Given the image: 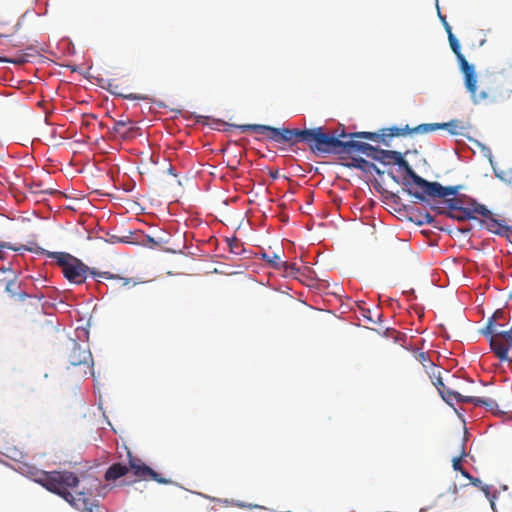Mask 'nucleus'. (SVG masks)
<instances>
[{
    "label": "nucleus",
    "mask_w": 512,
    "mask_h": 512,
    "mask_svg": "<svg viewBox=\"0 0 512 512\" xmlns=\"http://www.w3.org/2000/svg\"><path fill=\"white\" fill-rule=\"evenodd\" d=\"M124 98L128 99V100H144V99H146L145 96H142L139 94H133V93L125 95Z\"/></svg>",
    "instance_id": "obj_52"
},
{
    "label": "nucleus",
    "mask_w": 512,
    "mask_h": 512,
    "mask_svg": "<svg viewBox=\"0 0 512 512\" xmlns=\"http://www.w3.org/2000/svg\"><path fill=\"white\" fill-rule=\"evenodd\" d=\"M280 264L282 265H280L278 270H283L286 276H295L300 271L295 263L280 261Z\"/></svg>",
    "instance_id": "obj_32"
},
{
    "label": "nucleus",
    "mask_w": 512,
    "mask_h": 512,
    "mask_svg": "<svg viewBox=\"0 0 512 512\" xmlns=\"http://www.w3.org/2000/svg\"><path fill=\"white\" fill-rule=\"evenodd\" d=\"M496 332H498L497 330L491 328V327H488L485 325V327L483 329H481L480 333L485 336L488 340L490 339V337H495L496 336Z\"/></svg>",
    "instance_id": "obj_42"
},
{
    "label": "nucleus",
    "mask_w": 512,
    "mask_h": 512,
    "mask_svg": "<svg viewBox=\"0 0 512 512\" xmlns=\"http://www.w3.org/2000/svg\"><path fill=\"white\" fill-rule=\"evenodd\" d=\"M372 185L374 187V189L382 194V195H386V193L388 192L387 189L383 188V186L381 185V183H379L376 179L372 182Z\"/></svg>",
    "instance_id": "obj_46"
},
{
    "label": "nucleus",
    "mask_w": 512,
    "mask_h": 512,
    "mask_svg": "<svg viewBox=\"0 0 512 512\" xmlns=\"http://www.w3.org/2000/svg\"><path fill=\"white\" fill-rule=\"evenodd\" d=\"M120 172L119 165H113L110 169L108 174L113 178L115 175H118Z\"/></svg>",
    "instance_id": "obj_56"
},
{
    "label": "nucleus",
    "mask_w": 512,
    "mask_h": 512,
    "mask_svg": "<svg viewBox=\"0 0 512 512\" xmlns=\"http://www.w3.org/2000/svg\"><path fill=\"white\" fill-rule=\"evenodd\" d=\"M465 217L467 220H477L483 222H490V219H493V213L490 209H488L484 204H477L475 208H468L465 211Z\"/></svg>",
    "instance_id": "obj_12"
},
{
    "label": "nucleus",
    "mask_w": 512,
    "mask_h": 512,
    "mask_svg": "<svg viewBox=\"0 0 512 512\" xmlns=\"http://www.w3.org/2000/svg\"><path fill=\"white\" fill-rule=\"evenodd\" d=\"M350 161L340 162V165L347 169H357L363 174H371V167L374 162L361 156H348Z\"/></svg>",
    "instance_id": "obj_13"
},
{
    "label": "nucleus",
    "mask_w": 512,
    "mask_h": 512,
    "mask_svg": "<svg viewBox=\"0 0 512 512\" xmlns=\"http://www.w3.org/2000/svg\"><path fill=\"white\" fill-rule=\"evenodd\" d=\"M378 149L379 146L372 145L368 142L348 139L346 157L364 155L374 161Z\"/></svg>",
    "instance_id": "obj_10"
},
{
    "label": "nucleus",
    "mask_w": 512,
    "mask_h": 512,
    "mask_svg": "<svg viewBox=\"0 0 512 512\" xmlns=\"http://www.w3.org/2000/svg\"><path fill=\"white\" fill-rule=\"evenodd\" d=\"M136 186V182L134 180H130V182L128 184H126L123 188V190L127 193H130L133 191V189L135 188Z\"/></svg>",
    "instance_id": "obj_54"
},
{
    "label": "nucleus",
    "mask_w": 512,
    "mask_h": 512,
    "mask_svg": "<svg viewBox=\"0 0 512 512\" xmlns=\"http://www.w3.org/2000/svg\"><path fill=\"white\" fill-rule=\"evenodd\" d=\"M381 131H389V133H388L389 138L412 134V131H411V128L409 127V125H406L403 128H400L397 126H392L387 129H382Z\"/></svg>",
    "instance_id": "obj_27"
},
{
    "label": "nucleus",
    "mask_w": 512,
    "mask_h": 512,
    "mask_svg": "<svg viewBox=\"0 0 512 512\" xmlns=\"http://www.w3.org/2000/svg\"><path fill=\"white\" fill-rule=\"evenodd\" d=\"M446 126H450V124L443 123H432L433 131L436 130H446Z\"/></svg>",
    "instance_id": "obj_53"
},
{
    "label": "nucleus",
    "mask_w": 512,
    "mask_h": 512,
    "mask_svg": "<svg viewBox=\"0 0 512 512\" xmlns=\"http://www.w3.org/2000/svg\"><path fill=\"white\" fill-rule=\"evenodd\" d=\"M471 484L477 488H479L481 491L484 492L486 498H490V495L492 494L490 491V486L483 483L479 478L473 479Z\"/></svg>",
    "instance_id": "obj_36"
},
{
    "label": "nucleus",
    "mask_w": 512,
    "mask_h": 512,
    "mask_svg": "<svg viewBox=\"0 0 512 512\" xmlns=\"http://www.w3.org/2000/svg\"><path fill=\"white\" fill-rule=\"evenodd\" d=\"M408 153L409 151H406L405 153L396 151L392 165H396L398 167V171L403 172L404 176L409 178V181L412 182L416 188H419V191H423L430 181L415 172L413 167L405 159V156Z\"/></svg>",
    "instance_id": "obj_8"
},
{
    "label": "nucleus",
    "mask_w": 512,
    "mask_h": 512,
    "mask_svg": "<svg viewBox=\"0 0 512 512\" xmlns=\"http://www.w3.org/2000/svg\"><path fill=\"white\" fill-rule=\"evenodd\" d=\"M17 471L49 492L58 495L78 511L93 512L94 507H99L98 503L90 502L87 497L89 493L85 490L77 493V496L69 491V489L76 488L80 483L78 475L72 471H44L27 463H21Z\"/></svg>",
    "instance_id": "obj_1"
},
{
    "label": "nucleus",
    "mask_w": 512,
    "mask_h": 512,
    "mask_svg": "<svg viewBox=\"0 0 512 512\" xmlns=\"http://www.w3.org/2000/svg\"><path fill=\"white\" fill-rule=\"evenodd\" d=\"M119 240H120V237L110 234V233H107V238L105 241L110 244H115V243H119Z\"/></svg>",
    "instance_id": "obj_51"
},
{
    "label": "nucleus",
    "mask_w": 512,
    "mask_h": 512,
    "mask_svg": "<svg viewBox=\"0 0 512 512\" xmlns=\"http://www.w3.org/2000/svg\"><path fill=\"white\" fill-rule=\"evenodd\" d=\"M4 248L17 251L18 249L14 246H12L10 243L7 242H0V260L4 261L6 259V252L3 250Z\"/></svg>",
    "instance_id": "obj_41"
},
{
    "label": "nucleus",
    "mask_w": 512,
    "mask_h": 512,
    "mask_svg": "<svg viewBox=\"0 0 512 512\" xmlns=\"http://www.w3.org/2000/svg\"><path fill=\"white\" fill-rule=\"evenodd\" d=\"M100 278L121 280L123 281V286H126L130 283L129 278L120 277L119 275L113 274L108 271L101 272Z\"/></svg>",
    "instance_id": "obj_37"
},
{
    "label": "nucleus",
    "mask_w": 512,
    "mask_h": 512,
    "mask_svg": "<svg viewBox=\"0 0 512 512\" xmlns=\"http://www.w3.org/2000/svg\"><path fill=\"white\" fill-rule=\"evenodd\" d=\"M2 281L5 282V292L15 298L17 290L20 289V284H17V275L13 274V277H5Z\"/></svg>",
    "instance_id": "obj_20"
},
{
    "label": "nucleus",
    "mask_w": 512,
    "mask_h": 512,
    "mask_svg": "<svg viewBox=\"0 0 512 512\" xmlns=\"http://www.w3.org/2000/svg\"><path fill=\"white\" fill-rule=\"evenodd\" d=\"M6 273L9 274L8 277H13V274H16L11 267H5V266L1 267L0 274H6Z\"/></svg>",
    "instance_id": "obj_55"
},
{
    "label": "nucleus",
    "mask_w": 512,
    "mask_h": 512,
    "mask_svg": "<svg viewBox=\"0 0 512 512\" xmlns=\"http://www.w3.org/2000/svg\"><path fill=\"white\" fill-rule=\"evenodd\" d=\"M489 346L490 351L499 359L500 362H508L509 364L512 362V358L509 357L511 347L496 341L493 337H490L489 339Z\"/></svg>",
    "instance_id": "obj_15"
},
{
    "label": "nucleus",
    "mask_w": 512,
    "mask_h": 512,
    "mask_svg": "<svg viewBox=\"0 0 512 512\" xmlns=\"http://www.w3.org/2000/svg\"><path fill=\"white\" fill-rule=\"evenodd\" d=\"M435 2H436L438 17H439L445 31L447 32V34H449V31H452V28H451L450 24L447 22L446 16L442 15V13H441L439 4H438V0H435Z\"/></svg>",
    "instance_id": "obj_39"
},
{
    "label": "nucleus",
    "mask_w": 512,
    "mask_h": 512,
    "mask_svg": "<svg viewBox=\"0 0 512 512\" xmlns=\"http://www.w3.org/2000/svg\"><path fill=\"white\" fill-rule=\"evenodd\" d=\"M374 173L378 176H382L384 174V171L381 170L375 163H373L371 167V174Z\"/></svg>",
    "instance_id": "obj_57"
},
{
    "label": "nucleus",
    "mask_w": 512,
    "mask_h": 512,
    "mask_svg": "<svg viewBox=\"0 0 512 512\" xmlns=\"http://www.w3.org/2000/svg\"><path fill=\"white\" fill-rule=\"evenodd\" d=\"M395 153L396 150H387L379 147L374 161L380 163L383 166H392Z\"/></svg>",
    "instance_id": "obj_17"
},
{
    "label": "nucleus",
    "mask_w": 512,
    "mask_h": 512,
    "mask_svg": "<svg viewBox=\"0 0 512 512\" xmlns=\"http://www.w3.org/2000/svg\"><path fill=\"white\" fill-rule=\"evenodd\" d=\"M69 362L72 366L87 364L89 366V374L94 376V361L89 346L82 347L76 340H72V352L69 356Z\"/></svg>",
    "instance_id": "obj_9"
},
{
    "label": "nucleus",
    "mask_w": 512,
    "mask_h": 512,
    "mask_svg": "<svg viewBox=\"0 0 512 512\" xmlns=\"http://www.w3.org/2000/svg\"><path fill=\"white\" fill-rule=\"evenodd\" d=\"M387 175L396 183L399 185H402L403 192L407 193L409 196L415 199L414 203H417L419 194V188H416L412 182L409 181V178L400 177L396 175L393 170H388Z\"/></svg>",
    "instance_id": "obj_14"
},
{
    "label": "nucleus",
    "mask_w": 512,
    "mask_h": 512,
    "mask_svg": "<svg viewBox=\"0 0 512 512\" xmlns=\"http://www.w3.org/2000/svg\"><path fill=\"white\" fill-rule=\"evenodd\" d=\"M385 198L392 202L395 206L399 207V210L402 208L403 210L408 211L412 208L410 205L404 204L401 197L392 191H388L385 195Z\"/></svg>",
    "instance_id": "obj_25"
},
{
    "label": "nucleus",
    "mask_w": 512,
    "mask_h": 512,
    "mask_svg": "<svg viewBox=\"0 0 512 512\" xmlns=\"http://www.w3.org/2000/svg\"><path fill=\"white\" fill-rule=\"evenodd\" d=\"M509 319H510L509 312H507L506 310L503 309V316L502 317H497V321H502V322L498 323V326H500V327L505 326L506 323L509 321Z\"/></svg>",
    "instance_id": "obj_44"
},
{
    "label": "nucleus",
    "mask_w": 512,
    "mask_h": 512,
    "mask_svg": "<svg viewBox=\"0 0 512 512\" xmlns=\"http://www.w3.org/2000/svg\"><path fill=\"white\" fill-rule=\"evenodd\" d=\"M455 55L459 70L464 78V86L470 94L472 102L477 105L488 98V93L486 91L477 93L478 76L474 64L469 63L461 51L455 53Z\"/></svg>",
    "instance_id": "obj_6"
},
{
    "label": "nucleus",
    "mask_w": 512,
    "mask_h": 512,
    "mask_svg": "<svg viewBox=\"0 0 512 512\" xmlns=\"http://www.w3.org/2000/svg\"><path fill=\"white\" fill-rule=\"evenodd\" d=\"M224 124V122H222ZM229 127H233L241 130L242 132H256L259 134H268L267 138L275 143H286L289 142V127H274L266 124H229L225 123Z\"/></svg>",
    "instance_id": "obj_7"
},
{
    "label": "nucleus",
    "mask_w": 512,
    "mask_h": 512,
    "mask_svg": "<svg viewBox=\"0 0 512 512\" xmlns=\"http://www.w3.org/2000/svg\"><path fill=\"white\" fill-rule=\"evenodd\" d=\"M447 394L449 395V398L451 400H452V397H453V399L455 401L462 403L463 395L460 394L459 392L451 390V389H447Z\"/></svg>",
    "instance_id": "obj_43"
},
{
    "label": "nucleus",
    "mask_w": 512,
    "mask_h": 512,
    "mask_svg": "<svg viewBox=\"0 0 512 512\" xmlns=\"http://www.w3.org/2000/svg\"><path fill=\"white\" fill-rule=\"evenodd\" d=\"M4 455L15 462L23 463L22 459L25 458V453L16 447H8Z\"/></svg>",
    "instance_id": "obj_29"
},
{
    "label": "nucleus",
    "mask_w": 512,
    "mask_h": 512,
    "mask_svg": "<svg viewBox=\"0 0 512 512\" xmlns=\"http://www.w3.org/2000/svg\"><path fill=\"white\" fill-rule=\"evenodd\" d=\"M464 185L444 186L440 182L430 181L423 191H419L417 203H423L433 210L437 215L446 216L454 221H466L464 206L467 195L460 191Z\"/></svg>",
    "instance_id": "obj_2"
},
{
    "label": "nucleus",
    "mask_w": 512,
    "mask_h": 512,
    "mask_svg": "<svg viewBox=\"0 0 512 512\" xmlns=\"http://www.w3.org/2000/svg\"><path fill=\"white\" fill-rule=\"evenodd\" d=\"M492 169L496 178L508 185H512V169L507 171L500 170L496 167V165H494Z\"/></svg>",
    "instance_id": "obj_26"
},
{
    "label": "nucleus",
    "mask_w": 512,
    "mask_h": 512,
    "mask_svg": "<svg viewBox=\"0 0 512 512\" xmlns=\"http://www.w3.org/2000/svg\"><path fill=\"white\" fill-rule=\"evenodd\" d=\"M363 317L369 322H376V320L371 316V311L369 309L363 311Z\"/></svg>",
    "instance_id": "obj_59"
},
{
    "label": "nucleus",
    "mask_w": 512,
    "mask_h": 512,
    "mask_svg": "<svg viewBox=\"0 0 512 512\" xmlns=\"http://www.w3.org/2000/svg\"><path fill=\"white\" fill-rule=\"evenodd\" d=\"M42 253L48 258L53 259L60 267L65 279L75 285L85 283L87 279V271L89 266L86 265L81 259L73 256L68 252H51L42 249Z\"/></svg>",
    "instance_id": "obj_5"
},
{
    "label": "nucleus",
    "mask_w": 512,
    "mask_h": 512,
    "mask_svg": "<svg viewBox=\"0 0 512 512\" xmlns=\"http://www.w3.org/2000/svg\"><path fill=\"white\" fill-rule=\"evenodd\" d=\"M502 316H503V309L495 310L493 315L488 318V320L486 322V326L491 327V328L494 329L495 326L498 325L497 317H502Z\"/></svg>",
    "instance_id": "obj_38"
},
{
    "label": "nucleus",
    "mask_w": 512,
    "mask_h": 512,
    "mask_svg": "<svg viewBox=\"0 0 512 512\" xmlns=\"http://www.w3.org/2000/svg\"><path fill=\"white\" fill-rule=\"evenodd\" d=\"M498 498V492L495 491L493 492L491 495H490V498H487L490 502V506H491V509L493 510V512H497L496 510V499Z\"/></svg>",
    "instance_id": "obj_47"
},
{
    "label": "nucleus",
    "mask_w": 512,
    "mask_h": 512,
    "mask_svg": "<svg viewBox=\"0 0 512 512\" xmlns=\"http://www.w3.org/2000/svg\"><path fill=\"white\" fill-rule=\"evenodd\" d=\"M412 134H423L433 132L432 123H422L418 126L411 128Z\"/></svg>",
    "instance_id": "obj_35"
},
{
    "label": "nucleus",
    "mask_w": 512,
    "mask_h": 512,
    "mask_svg": "<svg viewBox=\"0 0 512 512\" xmlns=\"http://www.w3.org/2000/svg\"><path fill=\"white\" fill-rule=\"evenodd\" d=\"M100 275H101V271H98L95 268L89 267V271H87V277L91 276L93 279H97V278H100Z\"/></svg>",
    "instance_id": "obj_49"
},
{
    "label": "nucleus",
    "mask_w": 512,
    "mask_h": 512,
    "mask_svg": "<svg viewBox=\"0 0 512 512\" xmlns=\"http://www.w3.org/2000/svg\"><path fill=\"white\" fill-rule=\"evenodd\" d=\"M227 244L231 253L235 255H243L246 252L244 244L236 237L227 238Z\"/></svg>",
    "instance_id": "obj_22"
},
{
    "label": "nucleus",
    "mask_w": 512,
    "mask_h": 512,
    "mask_svg": "<svg viewBox=\"0 0 512 512\" xmlns=\"http://www.w3.org/2000/svg\"><path fill=\"white\" fill-rule=\"evenodd\" d=\"M161 242H162L161 240H156L154 237H152L148 234H145V233H142L141 239H137V241H136V243L141 244L143 246H148L150 248H154L155 246H158Z\"/></svg>",
    "instance_id": "obj_31"
},
{
    "label": "nucleus",
    "mask_w": 512,
    "mask_h": 512,
    "mask_svg": "<svg viewBox=\"0 0 512 512\" xmlns=\"http://www.w3.org/2000/svg\"><path fill=\"white\" fill-rule=\"evenodd\" d=\"M496 336L505 338L507 341L506 345L512 348V327L509 330L496 332Z\"/></svg>",
    "instance_id": "obj_40"
},
{
    "label": "nucleus",
    "mask_w": 512,
    "mask_h": 512,
    "mask_svg": "<svg viewBox=\"0 0 512 512\" xmlns=\"http://www.w3.org/2000/svg\"><path fill=\"white\" fill-rule=\"evenodd\" d=\"M256 256L265 261L271 268L276 270L280 268V256L277 253H273V255L270 256L267 252L262 250L260 253L256 254Z\"/></svg>",
    "instance_id": "obj_19"
},
{
    "label": "nucleus",
    "mask_w": 512,
    "mask_h": 512,
    "mask_svg": "<svg viewBox=\"0 0 512 512\" xmlns=\"http://www.w3.org/2000/svg\"><path fill=\"white\" fill-rule=\"evenodd\" d=\"M466 451H465V440H463L461 445V455L458 457H454L452 459V467L455 471L460 472L461 469H463L461 462L464 457H466Z\"/></svg>",
    "instance_id": "obj_33"
},
{
    "label": "nucleus",
    "mask_w": 512,
    "mask_h": 512,
    "mask_svg": "<svg viewBox=\"0 0 512 512\" xmlns=\"http://www.w3.org/2000/svg\"><path fill=\"white\" fill-rule=\"evenodd\" d=\"M346 136L347 140H357V139H364L372 142H377L380 138L379 132H370V131H359V132H347L346 134H343Z\"/></svg>",
    "instance_id": "obj_16"
},
{
    "label": "nucleus",
    "mask_w": 512,
    "mask_h": 512,
    "mask_svg": "<svg viewBox=\"0 0 512 512\" xmlns=\"http://www.w3.org/2000/svg\"><path fill=\"white\" fill-rule=\"evenodd\" d=\"M446 124H450V126H446V130L450 135L458 136V135H464L461 130L464 128L461 124L462 122L458 119H452Z\"/></svg>",
    "instance_id": "obj_28"
},
{
    "label": "nucleus",
    "mask_w": 512,
    "mask_h": 512,
    "mask_svg": "<svg viewBox=\"0 0 512 512\" xmlns=\"http://www.w3.org/2000/svg\"><path fill=\"white\" fill-rule=\"evenodd\" d=\"M82 335L88 339L89 337V331L86 328H81L80 332H78V338H81Z\"/></svg>",
    "instance_id": "obj_62"
},
{
    "label": "nucleus",
    "mask_w": 512,
    "mask_h": 512,
    "mask_svg": "<svg viewBox=\"0 0 512 512\" xmlns=\"http://www.w3.org/2000/svg\"><path fill=\"white\" fill-rule=\"evenodd\" d=\"M434 385L436 386L441 398L450 406H453V402L449 398V395L447 394L448 387L445 386L443 383L442 378L439 376L436 378V381L434 382Z\"/></svg>",
    "instance_id": "obj_24"
},
{
    "label": "nucleus",
    "mask_w": 512,
    "mask_h": 512,
    "mask_svg": "<svg viewBox=\"0 0 512 512\" xmlns=\"http://www.w3.org/2000/svg\"><path fill=\"white\" fill-rule=\"evenodd\" d=\"M476 401L478 407H485L487 411H494L498 408V403L492 398L479 397Z\"/></svg>",
    "instance_id": "obj_30"
},
{
    "label": "nucleus",
    "mask_w": 512,
    "mask_h": 512,
    "mask_svg": "<svg viewBox=\"0 0 512 512\" xmlns=\"http://www.w3.org/2000/svg\"><path fill=\"white\" fill-rule=\"evenodd\" d=\"M386 131H382L380 134V138L377 142H381L384 146L390 147L391 138L388 137V134L385 133Z\"/></svg>",
    "instance_id": "obj_45"
},
{
    "label": "nucleus",
    "mask_w": 512,
    "mask_h": 512,
    "mask_svg": "<svg viewBox=\"0 0 512 512\" xmlns=\"http://www.w3.org/2000/svg\"><path fill=\"white\" fill-rule=\"evenodd\" d=\"M467 138H468V140L470 142H473L477 147L480 148L482 155L489 160V163H490V165L492 167L494 165H496V163L494 161V157H493L492 151H491V149L487 145H485L484 143H482L479 140L474 139L472 137H467Z\"/></svg>",
    "instance_id": "obj_21"
},
{
    "label": "nucleus",
    "mask_w": 512,
    "mask_h": 512,
    "mask_svg": "<svg viewBox=\"0 0 512 512\" xmlns=\"http://www.w3.org/2000/svg\"><path fill=\"white\" fill-rule=\"evenodd\" d=\"M482 226H485L487 230L497 236L506 237L508 240L511 237L512 226L505 223L504 220L493 218L490 222L480 221Z\"/></svg>",
    "instance_id": "obj_11"
},
{
    "label": "nucleus",
    "mask_w": 512,
    "mask_h": 512,
    "mask_svg": "<svg viewBox=\"0 0 512 512\" xmlns=\"http://www.w3.org/2000/svg\"><path fill=\"white\" fill-rule=\"evenodd\" d=\"M343 134H346L345 129L328 131L323 126L290 128L288 145L304 143L315 155H336L340 160H346L348 140Z\"/></svg>",
    "instance_id": "obj_3"
},
{
    "label": "nucleus",
    "mask_w": 512,
    "mask_h": 512,
    "mask_svg": "<svg viewBox=\"0 0 512 512\" xmlns=\"http://www.w3.org/2000/svg\"><path fill=\"white\" fill-rule=\"evenodd\" d=\"M479 397L476 396H464L462 398V403H473L475 406H477V401Z\"/></svg>",
    "instance_id": "obj_50"
},
{
    "label": "nucleus",
    "mask_w": 512,
    "mask_h": 512,
    "mask_svg": "<svg viewBox=\"0 0 512 512\" xmlns=\"http://www.w3.org/2000/svg\"><path fill=\"white\" fill-rule=\"evenodd\" d=\"M419 360H420L421 362L429 361V360H430V358H429L428 353H426V352H420V353H419Z\"/></svg>",
    "instance_id": "obj_61"
},
{
    "label": "nucleus",
    "mask_w": 512,
    "mask_h": 512,
    "mask_svg": "<svg viewBox=\"0 0 512 512\" xmlns=\"http://www.w3.org/2000/svg\"><path fill=\"white\" fill-rule=\"evenodd\" d=\"M269 176L271 179L276 180L279 178V171L278 170L269 171Z\"/></svg>",
    "instance_id": "obj_63"
},
{
    "label": "nucleus",
    "mask_w": 512,
    "mask_h": 512,
    "mask_svg": "<svg viewBox=\"0 0 512 512\" xmlns=\"http://www.w3.org/2000/svg\"><path fill=\"white\" fill-rule=\"evenodd\" d=\"M127 458L128 466L123 462H115L107 468L104 474L106 481H115L127 475L128 471L131 470L137 478L143 479L148 476L159 484H173L171 479L163 477L139 458L133 456L130 451L127 453Z\"/></svg>",
    "instance_id": "obj_4"
},
{
    "label": "nucleus",
    "mask_w": 512,
    "mask_h": 512,
    "mask_svg": "<svg viewBox=\"0 0 512 512\" xmlns=\"http://www.w3.org/2000/svg\"><path fill=\"white\" fill-rule=\"evenodd\" d=\"M128 123H130V121H124V120H117L114 124V127H113V131L117 134L120 135V137L123 139V140H128L132 137H134L136 131H137V128L135 127H130L128 128L126 131L122 132L121 129L123 127H125Z\"/></svg>",
    "instance_id": "obj_18"
},
{
    "label": "nucleus",
    "mask_w": 512,
    "mask_h": 512,
    "mask_svg": "<svg viewBox=\"0 0 512 512\" xmlns=\"http://www.w3.org/2000/svg\"><path fill=\"white\" fill-rule=\"evenodd\" d=\"M405 294L407 295L408 299H415L416 296H415V291L413 289L409 290V291H405Z\"/></svg>",
    "instance_id": "obj_64"
},
{
    "label": "nucleus",
    "mask_w": 512,
    "mask_h": 512,
    "mask_svg": "<svg viewBox=\"0 0 512 512\" xmlns=\"http://www.w3.org/2000/svg\"><path fill=\"white\" fill-rule=\"evenodd\" d=\"M460 473H461V475H462L464 478L468 479V480L470 481V483L473 481V479H475V477H473V476H472V475H471V474H470L466 469H464V468L460 470Z\"/></svg>",
    "instance_id": "obj_58"
},
{
    "label": "nucleus",
    "mask_w": 512,
    "mask_h": 512,
    "mask_svg": "<svg viewBox=\"0 0 512 512\" xmlns=\"http://www.w3.org/2000/svg\"><path fill=\"white\" fill-rule=\"evenodd\" d=\"M419 212V215L417 216V218L415 220L411 219L416 225L418 226H423V225H433L434 227H436L434 225V223L436 222V219L435 217L429 213V212Z\"/></svg>",
    "instance_id": "obj_23"
},
{
    "label": "nucleus",
    "mask_w": 512,
    "mask_h": 512,
    "mask_svg": "<svg viewBox=\"0 0 512 512\" xmlns=\"http://www.w3.org/2000/svg\"><path fill=\"white\" fill-rule=\"evenodd\" d=\"M448 40L450 43L451 50L455 53H458L461 51V44L458 38L453 34L452 31H449V34H447Z\"/></svg>",
    "instance_id": "obj_34"
},
{
    "label": "nucleus",
    "mask_w": 512,
    "mask_h": 512,
    "mask_svg": "<svg viewBox=\"0 0 512 512\" xmlns=\"http://www.w3.org/2000/svg\"><path fill=\"white\" fill-rule=\"evenodd\" d=\"M31 297H32V295L19 289V290H17V295L15 298H17L21 302H24L27 298H31Z\"/></svg>",
    "instance_id": "obj_48"
},
{
    "label": "nucleus",
    "mask_w": 512,
    "mask_h": 512,
    "mask_svg": "<svg viewBox=\"0 0 512 512\" xmlns=\"http://www.w3.org/2000/svg\"><path fill=\"white\" fill-rule=\"evenodd\" d=\"M468 201H469V205L467 206L468 208H475L477 206V204H480L477 199L475 198H472V197H469L467 196Z\"/></svg>",
    "instance_id": "obj_60"
}]
</instances>
